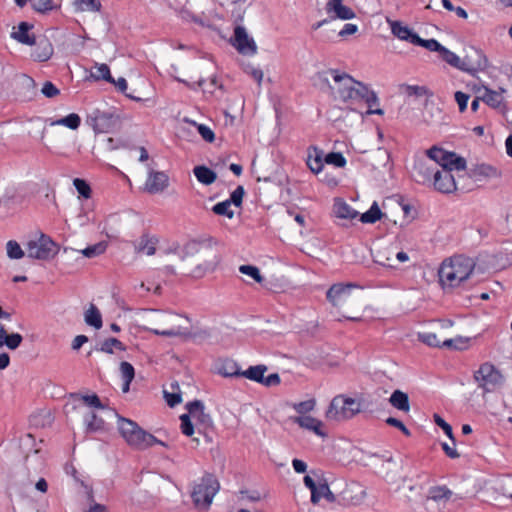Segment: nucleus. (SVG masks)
<instances>
[{
  "label": "nucleus",
  "instance_id": "f257e3e1",
  "mask_svg": "<svg viewBox=\"0 0 512 512\" xmlns=\"http://www.w3.org/2000/svg\"><path fill=\"white\" fill-rule=\"evenodd\" d=\"M474 267L473 259L462 255L445 260L438 271L440 283L444 287H457L469 278Z\"/></svg>",
  "mask_w": 512,
  "mask_h": 512
},
{
  "label": "nucleus",
  "instance_id": "f03ea898",
  "mask_svg": "<svg viewBox=\"0 0 512 512\" xmlns=\"http://www.w3.org/2000/svg\"><path fill=\"white\" fill-rule=\"evenodd\" d=\"M118 429L125 441L137 449H146L154 444L164 445L162 441L143 430L136 422L130 419L119 417Z\"/></svg>",
  "mask_w": 512,
  "mask_h": 512
},
{
  "label": "nucleus",
  "instance_id": "7ed1b4c3",
  "mask_svg": "<svg viewBox=\"0 0 512 512\" xmlns=\"http://www.w3.org/2000/svg\"><path fill=\"white\" fill-rule=\"evenodd\" d=\"M335 82L332 87L335 90L336 97L343 102L359 101V97L363 96L361 92L365 91V84L355 80L347 73H340L338 70H329Z\"/></svg>",
  "mask_w": 512,
  "mask_h": 512
},
{
  "label": "nucleus",
  "instance_id": "20e7f679",
  "mask_svg": "<svg viewBox=\"0 0 512 512\" xmlns=\"http://www.w3.org/2000/svg\"><path fill=\"white\" fill-rule=\"evenodd\" d=\"M219 489L220 484L216 477L211 473H205L193 488L191 493L193 503L196 507L208 509Z\"/></svg>",
  "mask_w": 512,
  "mask_h": 512
},
{
  "label": "nucleus",
  "instance_id": "39448f33",
  "mask_svg": "<svg viewBox=\"0 0 512 512\" xmlns=\"http://www.w3.org/2000/svg\"><path fill=\"white\" fill-rule=\"evenodd\" d=\"M361 411V403L353 398L338 395L334 397L326 412L327 419L342 421L355 416Z\"/></svg>",
  "mask_w": 512,
  "mask_h": 512
},
{
  "label": "nucleus",
  "instance_id": "423d86ee",
  "mask_svg": "<svg viewBox=\"0 0 512 512\" xmlns=\"http://www.w3.org/2000/svg\"><path fill=\"white\" fill-rule=\"evenodd\" d=\"M474 379L478 387L482 388L485 392L494 391L502 386L505 381L501 372L489 362L480 365L479 369L474 372Z\"/></svg>",
  "mask_w": 512,
  "mask_h": 512
},
{
  "label": "nucleus",
  "instance_id": "0eeeda50",
  "mask_svg": "<svg viewBox=\"0 0 512 512\" xmlns=\"http://www.w3.org/2000/svg\"><path fill=\"white\" fill-rule=\"evenodd\" d=\"M58 253L53 240L42 234L36 241H29L27 244V256L33 259L49 260Z\"/></svg>",
  "mask_w": 512,
  "mask_h": 512
},
{
  "label": "nucleus",
  "instance_id": "6e6552de",
  "mask_svg": "<svg viewBox=\"0 0 512 512\" xmlns=\"http://www.w3.org/2000/svg\"><path fill=\"white\" fill-rule=\"evenodd\" d=\"M357 285L348 283H337L333 284L327 291V300L339 309L346 307L348 304L354 302V298L351 295V289L356 288Z\"/></svg>",
  "mask_w": 512,
  "mask_h": 512
},
{
  "label": "nucleus",
  "instance_id": "1a4fd4ad",
  "mask_svg": "<svg viewBox=\"0 0 512 512\" xmlns=\"http://www.w3.org/2000/svg\"><path fill=\"white\" fill-rule=\"evenodd\" d=\"M267 370V366L263 364L250 366L248 369L242 371L241 377H245L266 387L279 385L281 382L279 374L272 373L265 377L264 374Z\"/></svg>",
  "mask_w": 512,
  "mask_h": 512
},
{
  "label": "nucleus",
  "instance_id": "9d476101",
  "mask_svg": "<svg viewBox=\"0 0 512 512\" xmlns=\"http://www.w3.org/2000/svg\"><path fill=\"white\" fill-rule=\"evenodd\" d=\"M231 44L236 50L243 55H255L257 53V45L253 38L249 37L243 26H236Z\"/></svg>",
  "mask_w": 512,
  "mask_h": 512
},
{
  "label": "nucleus",
  "instance_id": "9b49d317",
  "mask_svg": "<svg viewBox=\"0 0 512 512\" xmlns=\"http://www.w3.org/2000/svg\"><path fill=\"white\" fill-rule=\"evenodd\" d=\"M89 124L97 133L110 130L118 123V116L111 112L96 109L88 118Z\"/></svg>",
  "mask_w": 512,
  "mask_h": 512
},
{
  "label": "nucleus",
  "instance_id": "f8f14e48",
  "mask_svg": "<svg viewBox=\"0 0 512 512\" xmlns=\"http://www.w3.org/2000/svg\"><path fill=\"white\" fill-rule=\"evenodd\" d=\"M186 409L190 417H192L197 424L202 425L204 428L211 427L213 424L210 414L205 412L204 403L201 400H193L186 404Z\"/></svg>",
  "mask_w": 512,
  "mask_h": 512
},
{
  "label": "nucleus",
  "instance_id": "ddd939ff",
  "mask_svg": "<svg viewBox=\"0 0 512 512\" xmlns=\"http://www.w3.org/2000/svg\"><path fill=\"white\" fill-rule=\"evenodd\" d=\"M473 54L476 59L472 61L471 56H466L464 59H460V65H458V69L470 74H475L476 72L484 70L487 67L488 60L481 51L474 50Z\"/></svg>",
  "mask_w": 512,
  "mask_h": 512
},
{
  "label": "nucleus",
  "instance_id": "4468645a",
  "mask_svg": "<svg viewBox=\"0 0 512 512\" xmlns=\"http://www.w3.org/2000/svg\"><path fill=\"white\" fill-rule=\"evenodd\" d=\"M169 184V177L166 173L160 171H150L145 183V189L151 194L164 191Z\"/></svg>",
  "mask_w": 512,
  "mask_h": 512
},
{
  "label": "nucleus",
  "instance_id": "2eb2a0df",
  "mask_svg": "<svg viewBox=\"0 0 512 512\" xmlns=\"http://www.w3.org/2000/svg\"><path fill=\"white\" fill-rule=\"evenodd\" d=\"M433 185L441 193H451L456 189L455 179L447 169H438L435 173Z\"/></svg>",
  "mask_w": 512,
  "mask_h": 512
},
{
  "label": "nucleus",
  "instance_id": "dca6fc26",
  "mask_svg": "<svg viewBox=\"0 0 512 512\" xmlns=\"http://www.w3.org/2000/svg\"><path fill=\"white\" fill-rule=\"evenodd\" d=\"M437 171L438 168L431 161L418 162L414 166L413 176L418 183L426 184L434 180Z\"/></svg>",
  "mask_w": 512,
  "mask_h": 512
},
{
  "label": "nucleus",
  "instance_id": "f3484780",
  "mask_svg": "<svg viewBox=\"0 0 512 512\" xmlns=\"http://www.w3.org/2000/svg\"><path fill=\"white\" fill-rule=\"evenodd\" d=\"M426 154L432 164H435L437 168L440 166L442 169H447L449 160L451 157H454V152L445 151L444 149L437 146H433L428 149Z\"/></svg>",
  "mask_w": 512,
  "mask_h": 512
},
{
  "label": "nucleus",
  "instance_id": "a211bd4d",
  "mask_svg": "<svg viewBox=\"0 0 512 512\" xmlns=\"http://www.w3.org/2000/svg\"><path fill=\"white\" fill-rule=\"evenodd\" d=\"M35 48L33 49L31 56L34 60L44 62L51 58L53 55V46L46 38L35 39Z\"/></svg>",
  "mask_w": 512,
  "mask_h": 512
},
{
  "label": "nucleus",
  "instance_id": "6ab92c4d",
  "mask_svg": "<svg viewBox=\"0 0 512 512\" xmlns=\"http://www.w3.org/2000/svg\"><path fill=\"white\" fill-rule=\"evenodd\" d=\"M291 420L297 423L301 428L311 430L318 436H326V433L322 430V422L316 418L311 416H297L292 417Z\"/></svg>",
  "mask_w": 512,
  "mask_h": 512
},
{
  "label": "nucleus",
  "instance_id": "aec40b11",
  "mask_svg": "<svg viewBox=\"0 0 512 512\" xmlns=\"http://www.w3.org/2000/svg\"><path fill=\"white\" fill-rule=\"evenodd\" d=\"M158 239L148 234H143L134 244V249L137 253H145L149 256L154 255L156 252V244Z\"/></svg>",
  "mask_w": 512,
  "mask_h": 512
},
{
  "label": "nucleus",
  "instance_id": "412c9836",
  "mask_svg": "<svg viewBox=\"0 0 512 512\" xmlns=\"http://www.w3.org/2000/svg\"><path fill=\"white\" fill-rule=\"evenodd\" d=\"M390 24L392 34L400 40L407 41L411 44L414 43V38L417 37L412 29L408 26H404L400 21H388Z\"/></svg>",
  "mask_w": 512,
  "mask_h": 512
},
{
  "label": "nucleus",
  "instance_id": "4be33fe9",
  "mask_svg": "<svg viewBox=\"0 0 512 512\" xmlns=\"http://www.w3.org/2000/svg\"><path fill=\"white\" fill-rule=\"evenodd\" d=\"M343 0H329L326 5L328 12H335L336 17L342 20H350L355 17L354 11L342 4Z\"/></svg>",
  "mask_w": 512,
  "mask_h": 512
},
{
  "label": "nucleus",
  "instance_id": "5701e85b",
  "mask_svg": "<svg viewBox=\"0 0 512 512\" xmlns=\"http://www.w3.org/2000/svg\"><path fill=\"white\" fill-rule=\"evenodd\" d=\"M333 213L337 218L348 220H353L359 215L358 211L351 208L342 199H335L333 204Z\"/></svg>",
  "mask_w": 512,
  "mask_h": 512
},
{
  "label": "nucleus",
  "instance_id": "b1692460",
  "mask_svg": "<svg viewBox=\"0 0 512 512\" xmlns=\"http://www.w3.org/2000/svg\"><path fill=\"white\" fill-rule=\"evenodd\" d=\"M31 29L32 25L27 22H21L17 30L12 32L11 36L22 44L33 45L35 43V37L29 33Z\"/></svg>",
  "mask_w": 512,
  "mask_h": 512
},
{
  "label": "nucleus",
  "instance_id": "393cba45",
  "mask_svg": "<svg viewBox=\"0 0 512 512\" xmlns=\"http://www.w3.org/2000/svg\"><path fill=\"white\" fill-rule=\"evenodd\" d=\"M389 403L392 407L408 413L410 411L409 396L407 393L401 390H395L389 398Z\"/></svg>",
  "mask_w": 512,
  "mask_h": 512
},
{
  "label": "nucleus",
  "instance_id": "a878e982",
  "mask_svg": "<svg viewBox=\"0 0 512 512\" xmlns=\"http://www.w3.org/2000/svg\"><path fill=\"white\" fill-rule=\"evenodd\" d=\"M482 89L484 91L481 95L482 101L492 108H498L503 102L502 93L505 92V89L501 88L500 91H495L486 86H483Z\"/></svg>",
  "mask_w": 512,
  "mask_h": 512
},
{
  "label": "nucleus",
  "instance_id": "bb28decb",
  "mask_svg": "<svg viewBox=\"0 0 512 512\" xmlns=\"http://www.w3.org/2000/svg\"><path fill=\"white\" fill-rule=\"evenodd\" d=\"M193 173L197 180L204 185H211L217 179V174L204 165L196 166Z\"/></svg>",
  "mask_w": 512,
  "mask_h": 512
},
{
  "label": "nucleus",
  "instance_id": "cd10ccee",
  "mask_svg": "<svg viewBox=\"0 0 512 512\" xmlns=\"http://www.w3.org/2000/svg\"><path fill=\"white\" fill-rule=\"evenodd\" d=\"M361 94H363V96H360L359 100L365 101L368 105L369 109L367 114L383 115L384 111L382 109H373V107L378 104V97L374 91L370 90L368 86L365 85V91L361 92Z\"/></svg>",
  "mask_w": 512,
  "mask_h": 512
},
{
  "label": "nucleus",
  "instance_id": "c85d7f7f",
  "mask_svg": "<svg viewBox=\"0 0 512 512\" xmlns=\"http://www.w3.org/2000/svg\"><path fill=\"white\" fill-rule=\"evenodd\" d=\"M400 88L409 97H426L428 100L429 98H432L434 95L433 92L429 90L426 86L403 84L401 85Z\"/></svg>",
  "mask_w": 512,
  "mask_h": 512
},
{
  "label": "nucleus",
  "instance_id": "c756f323",
  "mask_svg": "<svg viewBox=\"0 0 512 512\" xmlns=\"http://www.w3.org/2000/svg\"><path fill=\"white\" fill-rule=\"evenodd\" d=\"M152 333L155 335L166 336V337H176L181 336L185 338H194L196 335L192 334L190 331L186 329H182L180 326H174L170 329L160 330V329H152Z\"/></svg>",
  "mask_w": 512,
  "mask_h": 512
},
{
  "label": "nucleus",
  "instance_id": "7c9ffc66",
  "mask_svg": "<svg viewBox=\"0 0 512 512\" xmlns=\"http://www.w3.org/2000/svg\"><path fill=\"white\" fill-rule=\"evenodd\" d=\"M80 124H81V118L76 113H70L69 115H67L63 118L54 120L50 123L51 126L61 125V126H65V127L69 128L71 130L78 129Z\"/></svg>",
  "mask_w": 512,
  "mask_h": 512
},
{
  "label": "nucleus",
  "instance_id": "2f4dec72",
  "mask_svg": "<svg viewBox=\"0 0 512 512\" xmlns=\"http://www.w3.org/2000/svg\"><path fill=\"white\" fill-rule=\"evenodd\" d=\"M85 322L95 329H100L102 327L101 313L94 304H91L89 309L85 312Z\"/></svg>",
  "mask_w": 512,
  "mask_h": 512
},
{
  "label": "nucleus",
  "instance_id": "473e14b6",
  "mask_svg": "<svg viewBox=\"0 0 512 512\" xmlns=\"http://www.w3.org/2000/svg\"><path fill=\"white\" fill-rule=\"evenodd\" d=\"M73 7L76 12H98L102 5L99 0H74Z\"/></svg>",
  "mask_w": 512,
  "mask_h": 512
},
{
  "label": "nucleus",
  "instance_id": "72a5a7b5",
  "mask_svg": "<svg viewBox=\"0 0 512 512\" xmlns=\"http://www.w3.org/2000/svg\"><path fill=\"white\" fill-rule=\"evenodd\" d=\"M382 216H383V213L380 210L377 202H374L368 211L361 214L360 221L362 223L373 224L376 221L380 220L382 218Z\"/></svg>",
  "mask_w": 512,
  "mask_h": 512
},
{
  "label": "nucleus",
  "instance_id": "f704fd0d",
  "mask_svg": "<svg viewBox=\"0 0 512 512\" xmlns=\"http://www.w3.org/2000/svg\"><path fill=\"white\" fill-rule=\"evenodd\" d=\"M85 425L87 432H97L104 428V420L95 413H90L85 417Z\"/></svg>",
  "mask_w": 512,
  "mask_h": 512
},
{
  "label": "nucleus",
  "instance_id": "c9c22d12",
  "mask_svg": "<svg viewBox=\"0 0 512 512\" xmlns=\"http://www.w3.org/2000/svg\"><path fill=\"white\" fill-rule=\"evenodd\" d=\"M452 491L446 486H435L429 489V499L434 501L448 500L452 496Z\"/></svg>",
  "mask_w": 512,
  "mask_h": 512
},
{
  "label": "nucleus",
  "instance_id": "e433bc0d",
  "mask_svg": "<svg viewBox=\"0 0 512 512\" xmlns=\"http://www.w3.org/2000/svg\"><path fill=\"white\" fill-rule=\"evenodd\" d=\"M468 343L469 338H464L461 336L442 341L443 348L450 350H464L468 347Z\"/></svg>",
  "mask_w": 512,
  "mask_h": 512
},
{
  "label": "nucleus",
  "instance_id": "4c0bfd02",
  "mask_svg": "<svg viewBox=\"0 0 512 512\" xmlns=\"http://www.w3.org/2000/svg\"><path fill=\"white\" fill-rule=\"evenodd\" d=\"M115 349L124 351L126 350L125 345L117 338H108L102 342L99 350L108 354H112Z\"/></svg>",
  "mask_w": 512,
  "mask_h": 512
},
{
  "label": "nucleus",
  "instance_id": "58836bf2",
  "mask_svg": "<svg viewBox=\"0 0 512 512\" xmlns=\"http://www.w3.org/2000/svg\"><path fill=\"white\" fill-rule=\"evenodd\" d=\"M107 249V243L104 241L98 242L94 245L88 246L85 249L81 250L83 256L87 258H94L103 254Z\"/></svg>",
  "mask_w": 512,
  "mask_h": 512
},
{
  "label": "nucleus",
  "instance_id": "ea45409f",
  "mask_svg": "<svg viewBox=\"0 0 512 512\" xmlns=\"http://www.w3.org/2000/svg\"><path fill=\"white\" fill-rule=\"evenodd\" d=\"M91 77L95 80H105L107 82H114L110 74V69L106 64H96L95 71L91 72Z\"/></svg>",
  "mask_w": 512,
  "mask_h": 512
},
{
  "label": "nucleus",
  "instance_id": "a19ab883",
  "mask_svg": "<svg viewBox=\"0 0 512 512\" xmlns=\"http://www.w3.org/2000/svg\"><path fill=\"white\" fill-rule=\"evenodd\" d=\"M473 175L493 178V177H498L499 172L495 167H493L491 165L480 164V165H477L475 167V169L473 170Z\"/></svg>",
  "mask_w": 512,
  "mask_h": 512
},
{
  "label": "nucleus",
  "instance_id": "79ce46f5",
  "mask_svg": "<svg viewBox=\"0 0 512 512\" xmlns=\"http://www.w3.org/2000/svg\"><path fill=\"white\" fill-rule=\"evenodd\" d=\"M242 370L235 362L225 363L221 368H219V374L224 377H241Z\"/></svg>",
  "mask_w": 512,
  "mask_h": 512
},
{
  "label": "nucleus",
  "instance_id": "37998d69",
  "mask_svg": "<svg viewBox=\"0 0 512 512\" xmlns=\"http://www.w3.org/2000/svg\"><path fill=\"white\" fill-rule=\"evenodd\" d=\"M413 45H417V46H421V47H424L426 48L427 50L429 51H436V52H439L441 51L442 49V45L435 39H422L420 38L418 35L416 38H414V43Z\"/></svg>",
  "mask_w": 512,
  "mask_h": 512
},
{
  "label": "nucleus",
  "instance_id": "c03bdc74",
  "mask_svg": "<svg viewBox=\"0 0 512 512\" xmlns=\"http://www.w3.org/2000/svg\"><path fill=\"white\" fill-rule=\"evenodd\" d=\"M231 203L228 200L219 202L212 207L213 213L216 215L226 216L229 219L234 217L233 210L230 209Z\"/></svg>",
  "mask_w": 512,
  "mask_h": 512
},
{
  "label": "nucleus",
  "instance_id": "a18cd8bd",
  "mask_svg": "<svg viewBox=\"0 0 512 512\" xmlns=\"http://www.w3.org/2000/svg\"><path fill=\"white\" fill-rule=\"evenodd\" d=\"M32 8L41 13L51 11L56 8L53 0H30Z\"/></svg>",
  "mask_w": 512,
  "mask_h": 512
},
{
  "label": "nucleus",
  "instance_id": "49530a36",
  "mask_svg": "<svg viewBox=\"0 0 512 512\" xmlns=\"http://www.w3.org/2000/svg\"><path fill=\"white\" fill-rule=\"evenodd\" d=\"M7 255L10 259H20L24 256V252L20 245L14 241L10 240L6 244Z\"/></svg>",
  "mask_w": 512,
  "mask_h": 512
},
{
  "label": "nucleus",
  "instance_id": "de8ad7c7",
  "mask_svg": "<svg viewBox=\"0 0 512 512\" xmlns=\"http://www.w3.org/2000/svg\"><path fill=\"white\" fill-rule=\"evenodd\" d=\"M239 271L242 274L252 277L256 282L262 283L264 278L260 274V270L256 266L252 265H241Z\"/></svg>",
  "mask_w": 512,
  "mask_h": 512
},
{
  "label": "nucleus",
  "instance_id": "09e8293b",
  "mask_svg": "<svg viewBox=\"0 0 512 512\" xmlns=\"http://www.w3.org/2000/svg\"><path fill=\"white\" fill-rule=\"evenodd\" d=\"M419 340L430 347L443 348L442 341H440L435 333H420Z\"/></svg>",
  "mask_w": 512,
  "mask_h": 512
},
{
  "label": "nucleus",
  "instance_id": "8fccbe9b",
  "mask_svg": "<svg viewBox=\"0 0 512 512\" xmlns=\"http://www.w3.org/2000/svg\"><path fill=\"white\" fill-rule=\"evenodd\" d=\"M73 184L80 196H82L85 199H88L91 197V188L85 180L80 179V178H75L73 181Z\"/></svg>",
  "mask_w": 512,
  "mask_h": 512
},
{
  "label": "nucleus",
  "instance_id": "3c124183",
  "mask_svg": "<svg viewBox=\"0 0 512 512\" xmlns=\"http://www.w3.org/2000/svg\"><path fill=\"white\" fill-rule=\"evenodd\" d=\"M439 54L441 58L449 65L455 68H458V65H460V58L454 52L448 50L444 46L442 47Z\"/></svg>",
  "mask_w": 512,
  "mask_h": 512
},
{
  "label": "nucleus",
  "instance_id": "603ef678",
  "mask_svg": "<svg viewBox=\"0 0 512 512\" xmlns=\"http://www.w3.org/2000/svg\"><path fill=\"white\" fill-rule=\"evenodd\" d=\"M325 162L341 168L345 166L346 159L340 152H331L325 156Z\"/></svg>",
  "mask_w": 512,
  "mask_h": 512
},
{
  "label": "nucleus",
  "instance_id": "864d4df0",
  "mask_svg": "<svg viewBox=\"0 0 512 512\" xmlns=\"http://www.w3.org/2000/svg\"><path fill=\"white\" fill-rule=\"evenodd\" d=\"M120 372L123 380L126 382H132L135 377V370L131 363L122 361L120 363Z\"/></svg>",
  "mask_w": 512,
  "mask_h": 512
},
{
  "label": "nucleus",
  "instance_id": "5fc2aeb1",
  "mask_svg": "<svg viewBox=\"0 0 512 512\" xmlns=\"http://www.w3.org/2000/svg\"><path fill=\"white\" fill-rule=\"evenodd\" d=\"M316 492L318 495V502L322 497H324L329 502H334L336 500L335 495L332 493V491L329 488V485L326 482L319 484L316 489Z\"/></svg>",
  "mask_w": 512,
  "mask_h": 512
},
{
  "label": "nucleus",
  "instance_id": "6e6d98bb",
  "mask_svg": "<svg viewBox=\"0 0 512 512\" xmlns=\"http://www.w3.org/2000/svg\"><path fill=\"white\" fill-rule=\"evenodd\" d=\"M307 165L313 173H319L324 165L321 155L318 153H316L314 157L312 155H309L307 159Z\"/></svg>",
  "mask_w": 512,
  "mask_h": 512
},
{
  "label": "nucleus",
  "instance_id": "4d7b16f0",
  "mask_svg": "<svg viewBox=\"0 0 512 512\" xmlns=\"http://www.w3.org/2000/svg\"><path fill=\"white\" fill-rule=\"evenodd\" d=\"M465 168L466 160L463 157L457 156V154L454 153V157H451V159L449 160L447 170L452 172L453 170H465Z\"/></svg>",
  "mask_w": 512,
  "mask_h": 512
},
{
  "label": "nucleus",
  "instance_id": "13d9d810",
  "mask_svg": "<svg viewBox=\"0 0 512 512\" xmlns=\"http://www.w3.org/2000/svg\"><path fill=\"white\" fill-rule=\"evenodd\" d=\"M434 422L443 429L444 433L449 437V439L455 444V438L453 435L452 427L448 424L441 416L438 414H434L433 416Z\"/></svg>",
  "mask_w": 512,
  "mask_h": 512
},
{
  "label": "nucleus",
  "instance_id": "bf43d9fd",
  "mask_svg": "<svg viewBox=\"0 0 512 512\" xmlns=\"http://www.w3.org/2000/svg\"><path fill=\"white\" fill-rule=\"evenodd\" d=\"M181 421V431L186 436H191L194 433V425L191 422V417L189 414H182L180 416Z\"/></svg>",
  "mask_w": 512,
  "mask_h": 512
},
{
  "label": "nucleus",
  "instance_id": "052dcab7",
  "mask_svg": "<svg viewBox=\"0 0 512 512\" xmlns=\"http://www.w3.org/2000/svg\"><path fill=\"white\" fill-rule=\"evenodd\" d=\"M201 244L202 243L198 240H191L187 242L183 248V258L197 254L200 251Z\"/></svg>",
  "mask_w": 512,
  "mask_h": 512
},
{
  "label": "nucleus",
  "instance_id": "680f3d73",
  "mask_svg": "<svg viewBox=\"0 0 512 512\" xmlns=\"http://www.w3.org/2000/svg\"><path fill=\"white\" fill-rule=\"evenodd\" d=\"M245 194L244 187L239 185L230 195V198L227 199L231 204H234L236 207H240L242 205L243 196Z\"/></svg>",
  "mask_w": 512,
  "mask_h": 512
},
{
  "label": "nucleus",
  "instance_id": "e2e57ef3",
  "mask_svg": "<svg viewBox=\"0 0 512 512\" xmlns=\"http://www.w3.org/2000/svg\"><path fill=\"white\" fill-rule=\"evenodd\" d=\"M293 407L299 414H306L314 409L315 400L309 399L306 401H302V402L294 404Z\"/></svg>",
  "mask_w": 512,
  "mask_h": 512
},
{
  "label": "nucleus",
  "instance_id": "0e129e2a",
  "mask_svg": "<svg viewBox=\"0 0 512 512\" xmlns=\"http://www.w3.org/2000/svg\"><path fill=\"white\" fill-rule=\"evenodd\" d=\"M244 72L250 75L260 86L263 80V71L259 68L252 66L251 64H247L244 67Z\"/></svg>",
  "mask_w": 512,
  "mask_h": 512
},
{
  "label": "nucleus",
  "instance_id": "69168bd1",
  "mask_svg": "<svg viewBox=\"0 0 512 512\" xmlns=\"http://www.w3.org/2000/svg\"><path fill=\"white\" fill-rule=\"evenodd\" d=\"M22 340L23 338L19 333H12L10 335H6L4 345H6L11 350H15L20 346Z\"/></svg>",
  "mask_w": 512,
  "mask_h": 512
},
{
  "label": "nucleus",
  "instance_id": "338daca9",
  "mask_svg": "<svg viewBox=\"0 0 512 512\" xmlns=\"http://www.w3.org/2000/svg\"><path fill=\"white\" fill-rule=\"evenodd\" d=\"M41 92L47 98H53L60 94V90L50 81L43 84Z\"/></svg>",
  "mask_w": 512,
  "mask_h": 512
},
{
  "label": "nucleus",
  "instance_id": "774afa93",
  "mask_svg": "<svg viewBox=\"0 0 512 512\" xmlns=\"http://www.w3.org/2000/svg\"><path fill=\"white\" fill-rule=\"evenodd\" d=\"M197 130L205 141L212 143L215 140V134L208 126L199 124Z\"/></svg>",
  "mask_w": 512,
  "mask_h": 512
}]
</instances>
